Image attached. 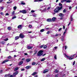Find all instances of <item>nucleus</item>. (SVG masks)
Segmentation results:
<instances>
[{
  "mask_svg": "<svg viewBox=\"0 0 77 77\" xmlns=\"http://www.w3.org/2000/svg\"><path fill=\"white\" fill-rule=\"evenodd\" d=\"M32 48L33 47L32 46H28L27 47L28 49H31V48Z\"/></svg>",
  "mask_w": 77,
  "mask_h": 77,
  "instance_id": "f3484780",
  "label": "nucleus"
},
{
  "mask_svg": "<svg viewBox=\"0 0 77 77\" xmlns=\"http://www.w3.org/2000/svg\"><path fill=\"white\" fill-rule=\"evenodd\" d=\"M44 47V45H42L40 47V48H42V47Z\"/></svg>",
  "mask_w": 77,
  "mask_h": 77,
  "instance_id": "de8ad7c7",
  "label": "nucleus"
},
{
  "mask_svg": "<svg viewBox=\"0 0 77 77\" xmlns=\"http://www.w3.org/2000/svg\"><path fill=\"white\" fill-rule=\"evenodd\" d=\"M36 53H37V52L36 51L35 53H34L33 54V56H35L36 55Z\"/></svg>",
  "mask_w": 77,
  "mask_h": 77,
  "instance_id": "49530a36",
  "label": "nucleus"
},
{
  "mask_svg": "<svg viewBox=\"0 0 77 77\" xmlns=\"http://www.w3.org/2000/svg\"><path fill=\"white\" fill-rule=\"evenodd\" d=\"M9 14H8V13H6L5 14V16H6L7 15H8V16H9Z\"/></svg>",
  "mask_w": 77,
  "mask_h": 77,
  "instance_id": "37998d69",
  "label": "nucleus"
},
{
  "mask_svg": "<svg viewBox=\"0 0 77 77\" xmlns=\"http://www.w3.org/2000/svg\"><path fill=\"white\" fill-rule=\"evenodd\" d=\"M36 64V63L35 62H34L32 63V65H35Z\"/></svg>",
  "mask_w": 77,
  "mask_h": 77,
  "instance_id": "473e14b6",
  "label": "nucleus"
},
{
  "mask_svg": "<svg viewBox=\"0 0 77 77\" xmlns=\"http://www.w3.org/2000/svg\"><path fill=\"white\" fill-rule=\"evenodd\" d=\"M8 38H7L6 39H4V41H8Z\"/></svg>",
  "mask_w": 77,
  "mask_h": 77,
  "instance_id": "c03bdc74",
  "label": "nucleus"
},
{
  "mask_svg": "<svg viewBox=\"0 0 77 77\" xmlns=\"http://www.w3.org/2000/svg\"><path fill=\"white\" fill-rule=\"evenodd\" d=\"M20 13H23V10L22 11H20Z\"/></svg>",
  "mask_w": 77,
  "mask_h": 77,
  "instance_id": "052dcab7",
  "label": "nucleus"
},
{
  "mask_svg": "<svg viewBox=\"0 0 77 77\" xmlns=\"http://www.w3.org/2000/svg\"><path fill=\"white\" fill-rule=\"evenodd\" d=\"M70 18H71V21H72V20H73V18H72V16H71L70 17Z\"/></svg>",
  "mask_w": 77,
  "mask_h": 77,
  "instance_id": "c756f323",
  "label": "nucleus"
},
{
  "mask_svg": "<svg viewBox=\"0 0 77 77\" xmlns=\"http://www.w3.org/2000/svg\"><path fill=\"white\" fill-rule=\"evenodd\" d=\"M19 39V36H16L15 38V40H17V39Z\"/></svg>",
  "mask_w": 77,
  "mask_h": 77,
  "instance_id": "5701e85b",
  "label": "nucleus"
},
{
  "mask_svg": "<svg viewBox=\"0 0 77 77\" xmlns=\"http://www.w3.org/2000/svg\"><path fill=\"white\" fill-rule=\"evenodd\" d=\"M37 72H34L31 75L32 76H34L35 75H36L37 74Z\"/></svg>",
  "mask_w": 77,
  "mask_h": 77,
  "instance_id": "4468645a",
  "label": "nucleus"
},
{
  "mask_svg": "<svg viewBox=\"0 0 77 77\" xmlns=\"http://www.w3.org/2000/svg\"><path fill=\"white\" fill-rule=\"evenodd\" d=\"M12 15H14L15 14V11H13V12H12Z\"/></svg>",
  "mask_w": 77,
  "mask_h": 77,
  "instance_id": "bb28decb",
  "label": "nucleus"
},
{
  "mask_svg": "<svg viewBox=\"0 0 77 77\" xmlns=\"http://www.w3.org/2000/svg\"><path fill=\"white\" fill-rule=\"evenodd\" d=\"M14 10H16L17 9V7L15 6L13 7Z\"/></svg>",
  "mask_w": 77,
  "mask_h": 77,
  "instance_id": "7c9ffc66",
  "label": "nucleus"
},
{
  "mask_svg": "<svg viewBox=\"0 0 77 77\" xmlns=\"http://www.w3.org/2000/svg\"><path fill=\"white\" fill-rule=\"evenodd\" d=\"M59 6H62V4L60 3H59Z\"/></svg>",
  "mask_w": 77,
  "mask_h": 77,
  "instance_id": "e433bc0d",
  "label": "nucleus"
},
{
  "mask_svg": "<svg viewBox=\"0 0 77 77\" xmlns=\"http://www.w3.org/2000/svg\"><path fill=\"white\" fill-rule=\"evenodd\" d=\"M50 33V31H48L47 33L46 34H49Z\"/></svg>",
  "mask_w": 77,
  "mask_h": 77,
  "instance_id": "603ef678",
  "label": "nucleus"
},
{
  "mask_svg": "<svg viewBox=\"0 0 77 77\" xmlns=\"http://www.w3.org/2000/svg\"><path fill=\"white\" fill-rule=\"evenodd\" d=\"M17 18V17H16V16H14V17L12 18V20H14V18Z\"/></svg>",
  "mask_w": 77,
  "mask_h": 77,
  "instance_id": "a19ab883",
  "label": "nucleus"
},
{
  "mask_svg": "<svg viewBox=\"0 0 77 77\" xmlns=\"http://www.w3.org/2000/svg\"><path fill=\"white\" fill-rule=\"evenodd\" d=\"M62 28H61L60 29H59L58 30L59 32H60V30H62Z\"/></svg>",
  "mask_w": 77,
  "mask_h": 77,
  "instance_id": "79ce46f5",
  "label": "nucleus"
},
{
  "mask_svg": "<svg viewBox=\"0 0 77 77\" xmlns=\"http://www.w3.org/2000/svg\"><path fill=\"white\" fill-rule=\"evenodd\" d=\"M20 77H23V74H21L20 75Z\"/></svg>",
  "mask_w": 77,
  "mask_h": 77,
  "instance_id": "338daca9",
  "label": "nucleus"
},
{
  "mask_svg": "<svg viewBox=\"0 0 77 77\" xmlns=\"http://www.w3.org/2000/svg\"><path fill=\"white\" fill-rule=\"evenodd\" d=\"M47 21H48V22H52L51 19H48L47 20Z\"/></svg>",
  "mask_w": 77,
  "mask_h": 77,
  "instance_id": "9b49d317",
  "label": "nucleus"
},
{
  "mask_svg": "<svg viewBox=\"0 0 77 77\" xmlns=\"http://www.w3.org/2000/svg\"><path fill=\"white\" fill-rule=\"evenodd\" d=\"M21 71H24V69H21Z\"/></svg>",
  "mask_w": 77,
  "mask_h": 77,
  "instance_id": "680f3d73",
  "label": "nucleus"
},
{
  "mask_svg": "<svg viewBox=\"0 0 77 77\" xmlns=\"http://www.w3.org/2000/svg\"><path fill=\"white\" fill-rule=\"evenodd\" d=\"M20 36L21 38H24V35L22 34H20Z\"/></svg>",
  "mask_w": 77,
  "mask_h": 77,
  "instance_id": "0eeeda50",
  "label": "nucleus"
},
{
  "mask_svg": "<svg viewBox=\"0 0 77 77\" xmlns=\"http://www.w3.org/2000/svg\"><path fill=\"white\" fill-rule=\"evenodd\" d=\"M65 2L64 1V0H61V3H63V2Z\"/></svg>",
  "mask_w": 77,
  "mask_h": 77,
  "instance_id": "a18cd8bd",
  "label": "nucleus"
},
{
  "mask_svg": "<svg viewBox=\"0 0 77 77\" xmlns=\"http://www.w3.org/2000/svg\"><path fill=\"white\" fill-rule=\"evenodd\" d=\"M47 48V45H45L44 47V49H45Z\"/></svg>",
  "mask_w": 77,
  "mask_h": 77,
  "instance_id": "c9c22d12",
  "label": "nucleus"
},
{
  "mask_svg": "<svg viewBox=\"0 0 77 77\" xmlns=\"http://www.w3.org/2000/svg\"><path fill=\"white\" fill-rule=\"evenodd\" d=\"M57 56L56 55H55L54 58L55 59H57Z\"/></svg>",
  "mask_w": 77,
  "mask_h": 77,
  "instance_id": "ea45409f",
  "label": "nucleus"
},
{
  "mask_svg": "<svg viewBox=\"0 0 77 77\" xmlns=\"http://www.w3.org/2000/svg\"><path fill=\"white\" fill-rule=\"evenodd\" d=\"M19 68H18V67H17L16 68L14 69V71H17V70H18V69Z\"/></svg>",
  "mask_w": 77,
  "mask_h": 77,
  "instance_id": "412c9836",
  "label": "nucleus"
},
{
  "mask_svg": "<svg viewBox=\"0 0 77 77\" xmlns=\"http://www.w3.org/2000/svg\"><path fill=\"white\" fill-rule=\"evenodd\" d=\"M48 69H46L43 72V73L44 74H45V73H46V72H48Z\"/></svg>",
  "mask_w": 77,
  "mask_h": 77,
  "instance_id": "ddd939ff",
  "label": "nucleus"
},
{
  "mask_svg": "<svg viewBox=\"0 0 77 77\" xmlns=\"http://www.w3.org/2000/svg\"><path fill=\"white\" fill-rule=\"evenodd\" d=\"M9 60H5L4 61L2 62V64H3V63H6V62H8Z\"/></svg>",
  "mask_w": 77,
  "mask_h": 77,
  "instance_id": "6e6552de",
  "label": "nucleus"
},
{
  "mask_svg": "<svg viewBox=\"0 0 77 77\" xmlns=\"http://www.w3.org/2000/svg\"><path fill=\"white\" fill-rule=\"evenodd\" d=\"M58 76V74L56 75H55V76L56 77H57Z\"/></svg>",
  "mask_w": 77,
  "mask_h": 77,
  "instance_id": "5fc2aeb1",
  "label": "nucleus"
},
{
  "mask_svg": "<svg viewBox=\"0 0 77 77\" xmlns=\"http://www.w3.org/2000/svg\"><path fill=\"white\" fill-rule=\"evenodd\" d=\"M32 16H33V17H36V14H33Z\"/></svg>",
  "mask_w": 77,
  "mask_h": 77,
  "instance_id": "4c0bfd02",
  "label": "nucleus"
},
{
  "mask_svg": "<svg viewBox=\"0 0 77 77\" xmlns=\"http://www.w3.org/2000/svg\"><path fill=\"white\" fill-rule=\"evenodd\" d=\"M43 1V0H35L34 1V2H41Z\"/></svg>",
  "mask_w": 77,
  "mask_h": 77,
  "instance_id": "aec40b11",
  "label": "nucleus"
},
{
  "mask_svg": "<svg viewBox=\"0 0 77 77\" xmlns=\"http://www.w3.org/2000/svg\"><path fill=\"white\" fill-rule=\"evenodd\" d=\"M21 5H25V3L24 2L22 1V2H21Z\"/></svg>",
  "mask_w": 77,
  "mask_h": 77,
  "instance_id": "a211bd4d",
  "label": "nucleus"
},
{
  "mask_svg": "<svg viewBox=\"0 0 77 77\" xmlns=\"http://www.w3.org/2000/svg\"><path fill=\"white\" fill-rule=\"evenodd\" d=\"M55 72H59V70H57V69H56L55 70Z\"/></svg>",
  "mask_w": 77,
  "mask_h": 77,
  "instance_id": "f704fd0d",
  "label": "nucleus"
},
{
  "mask_svg": "<svg viewBox=\"0 0 77 77\" xmlns=\"http://www.w3.org/2000/svg\"><path fill=\"white\" fill-rule=\"evenodd\" d=\"M22 13L23 14H26V13H27V11H26V10H23Z\"/></svg>",
  "mask_w": 77,
  "mask_h": 77,
  "instance_id": "dca6fc26",
  "label": "nucleus"
},
{
  "mask_svg": "<svg viewBox=\"0 0 77 77\" xmlns=\"http://www.w3.org/2000/svg\"><path fill=\"white\" fill-rule=\"evenodd\" d=\"M61 41H63V36H62L61 37Z\"/></svg>",
  "mask_w": 77,
  "mask_h": 77,
  "instance_id": "4be33fe9",
  "label": "nucleus"
},
{
  "mask_svg": "<svg viewBox=\"0 0 77 77\" xmlns=\"http://www.w3.org/2000/svg\"><path fill=\"white\" fill-rule=\"evenodd\" d=\"M7 3L8 4H9V3H10V2H7Z\"/></svg>",
  "mask_w": 77,
  "mask_h": 77,
  "instance_id": "0e129e2a",
  "label": "nucleus"
},
{
  "mask_svg": "<svg viewBox=\"0 0 77 77\" xmlns=\"http://www.w3.org/2000/svg\"><path fill=\"white\" fill-rule=\"evenodd\" d=\"M30 60H31V59L29 58H27L26 60V61L27 62H29Z\"/></svg>",
  "mask_w": 77,
  "mask_h": 77,
  "instance_id": "1a4fd4ad",
  "label": "nucleus"
},
{
  "mask_svg": "<svg viewBox=\"0 0 77 77\" xmlns=\"http://www.w3.org/2000/svg\"><path fill=\"white\" fill-rule=\"evenodd\" d=\"M23 63V61H21L18 64V65H22Z\"/></svg>",
  "mask_w": 77,
  "mask_h": 77,
  "instance_id": "2eb2a0df",
  "label": "nucleus"
},
{
  "mask_svg": "<svg viewBox=\"0 0 77 77\" xmlns=\"http://www.w3.org/2000/svg\"><path fill=\"white\" fill-rule=\"evenodd\" d=\"M71 8H72L71 6L69 7V9H71Z\"/></svg>",
  "mask_w": 77,
  "mask_h": 77,
  "instance_id": "69168bd1",
  "label": "nucleus"
},
{
  "mask_svg": "<svg viewBox=\"0 0 77 77\" xmlns=\"http://www.w3.org/2000/svg\"><path fill=\"white\" fill-rule=\"evenodd\" d=\"M12 58V57H11V56H9V57H8L7 58L8 59H11Z\"/></svg>",
  "mask_w": 77,
  "mask_h": 77,
  "instance_id": "72a5a7b5",
  "label": "nucleus"
},
{
  "mask_svg": "<svg viewBox=\"0 0 77 77\" xmlns=\"http://www.w3.org/2000/svg\"><path fill=\"white\" fill-rule=\"evenodd\" d=\"M46 11H47V9L45 8L42 11V12H45Z\"/></svg>",
  "mask_w": 77,
  "mask_h": 77,
  "instance_id": "f8f14e48",
  "label": "nucleus"
},
{
  "mask_svg": "<svg viewBox=\"0 0 77 77\" xmlns=\"http://www.w3.org/2000/svg\"><path fill=\"white\" fill-rule=\"evenodd\" d=\"M66 9H65L63 10V13L66 12Z\"/></svg>",
  "mask_w": 77,
  "mask_h": 77,
  "instance_id": "58836bf2",
  "label": "nucleus"
},
{
  "mask_svg": "<svg viewBox=\"0 0 77 77\" xmlns=\"http://www.w3.org/2000/svg\"><path fill=\"white\" fill-rule=\"evenodd\" d=\"M74 64H75V61H74V62H73V65H74Z\"/></svg>",
  "mask_w": 77,
  "mask_h": 77,
  "instance_id": "e2e57ef3",
  "label": "nucleus"
},
{
  "mask_svg": "<svg viewBox=\"0 0 77 77\" xmlns=\"http://www.w3.org/2000/svg\"><path fill=\"white\" fill-rule=\"evenodd\" d=\"M30 66H27L26 67V68L27 69H28L30 68Z\"/></svg>",
  "mask_w": 77,
  "mask_h": 77,
  "instance_id": "6ab92c4d",
  "label": "nucleus"
},
{
  "mask_svg": "<svg viewBox=\"0 0 77 77\" xmlns=\"http://www.w3.org/2000/svg\"><path fill=\"white\" fill-rule=\"evenodd\" d=\"M66 56L68 57V58L70 60H72V59H74L73 58H72V57H74V55H73V56L71 55L69 57L67 56Z\"/></svg>",
  "mask_w": 77,
  "mask_h": 77,
  "instance_id": "7ed1b4c3",
  "label": "nucleus"
},
{
  "mask_svg": "<svg viewBox=\"0 0 77 77\" xmlns=\"http://www.w3.org/2000/svg\"><path fill=\"white\" fill-rule=\"evenodd\" d=\"M56 17H54L52 18L51 20L52 22H55V21H56Z\"/></svg>",
  "mask_w": 77,
  "mask_h": 77,
  "instance_id": "20e7f679",
  "label": "nucleus"
},
{
  "mask_svg": "<svg viewBox=\"0 0 77 77\" xmlns=\"http://www.w3.org/2000/svg\"><path fill=\"white\" fill-rule=\"evenodd\" d=\"M31 12L33 13V12H35V11L33 10H32L31 11Z\"/></svg>",
  "mask_w": 77,
  "mask_h": 77,
  "instance_id": "8fccbe9b",
  "label": "nucleus"
},
{
  "mask_svg": "<svg viewBox=\"0 0 77 77\" xmlns=\"http://www.w3.org/2000/svg\"><path fill=\"white\" fill-rule=\"evenodd\" d=\"M0 14H1V15H3V12H1L0 13Z\"/></svg>",
  "mask_w": 77,
  "mask_h": 77,
  "instance_id": "bf43d9fd",
  "label": "nucleus"
},
{
  "mask_svg": "<svg viewBox=\"0 0 77 77\" xmlns=\"http://www.w3.org/2000/svg\"><path fill=\"white\" fill-rule=\"evenodd\" d=\"M34 77H38V75H36L34 76Z\"/></svg>",
  "mask_w": 77,
  "mask_h": 77,
  "instance_id": "774afa93",
  "label": "nucleus"
},
{
  "mask_svg": "<svg viewBox=\"0 0 77 77\" xmlns=\"http://www.w3.org/2000/svg\"><path fill=\"white\" fill-rule=\"evenodd\" d=\"M54 49H57V47L55 46L54 47Z\"/></svg>",
  "mask_w": 77,
  "mask_h": 77,
  "instance_id": "3c124183",
  "label": "nucleus"
},
{
  "mask_svg": "<svg viewBox=\"0 0 77 77\" xmlns=\"http://www.w3.org/2000/svg\"><path fill=\"white\" fill-rule=\"evenodd\" d=\"M18 74V71H17L16 72H14L13 73V75L14 76H15V75H17Z\"/></svg>",
  "mask_w": 77,
  "mask_h": 77,
  "instance_id": "423d86ee",
  "label": "nucleus"
},
{
  "mask_svg": "<svg viewBox=\"0 0 77 77\" xmlns=\"http://www.w3.org/2000/svg\"><path fill=\"white\" fill-rule=\"evenodd\" d=\"M45 30L44 29H41L40 30V32H44Z\"/></svg>",
  "mask_w": 77,
  "mask_h": 77,
  "instance_id": "b1692460",
  "label": "nucleus"
},
{
  "mask_svg": "<svg viewBox=\"0 0 77 77\" xmlns=\"http://www.w3.org/2000/svg\"><path fill=\"white\" fill-rule=\"evenodd\" d=\"M14 76L13 75H11L10 77H14Z\"/></svg>",
  "mask_w": 77,
  "mask_h": 77,
  "instance_id": "864d4df0",
  "label": "nucleus"
},
{
  "mask_svg": "<svg viewBox=\"0 0 77 77\" xmlns=\"http://www.w3.org/2000/svg\"><path fill=\"white\" fill-rule=\"evenodd\" d=\"M8 30H11V29H12V28H11V27H8Z\"/></svg>",
  "mask_w": 77,
  "mask_h": 77,
  "instance_id": "a878e982",
  "label": "nucleus"
},
{
  "mask_svg": "<svg viewBox=\"0 0 77 77\" xmlns=\"http://www.w3.org/2000/svg\"><path fill=\"white\" fill-rule=\"evenodd\" d=\"M65 50H66V48H67V46H65Z\"/></svg>",
  "mask_w": 77,
  "mask_h": 77,
  "instance_id": "6e6d98bb",
  "label": "nucleus"
},
{
  "mask_svg": "<svg viewBox=\"0 0 77 77\" xmlns=\"http://www.w3.org/2000/svg\"><path fill=\"white\" fill-rule=\"evenodd\" d=\"M29 27L30 28H31V27H32V26L31 25H29Z\"/></svg>",
  "mask_w": 77,
  "mask_h": 77,
  "instance_id": "13d9d810",
  "label": "nucleus"
},
{
  "mask_svg": "<svg viewBox=\"0 0 77 77\" xmlns=\"http://www.w3.org/2000/svg\"><path fill=\"white\" fill-rule=\"evenodd\" d=\"M50 8H51V7H48L47 9V10H48L49 9H50Z\"/></svg>",
  "mask_w": 77,
  "mask_h": 77,
  "instance_id": "09e8293b",
  "label": "nucleus"
},
{
  "mask_svg": "<svg viewBox=\"0 0 77 77\" xmlns=\"http://www.w3.org/2000/svg\"><path fill=\"white\" fill-rule=\"evenodd\" d=\"M59 16H60V17H63L64 16V14L62 13H60Z\"/></svg>",
  "mask_w": 77,
  "mask_h": 77,
  "instance_id": "9d476101",
  "label": "nucleus"
},
{
  "mask_svg": "<svg viewBox=\"0 0 77 77\" xmlns=\"http://www.w3.org/2000/svg\"><path fill=\"white\" fill-rule=\"evenodd\" d=\"M45 60V58H42V59L41 60V61H44Z\"/></svg>",
  "mask_w": 77,
  "mask_h": 77,
  "instance_id": "393cba45",
  "label": "nucleus"
},
{
  "mask_svg": "<svg viewBox=\"0 0 77 77\" xmlns=\"http://www.w3.org/2000/svg\"><path fill=\"white\" fill-rule=\"evenodd\" d=\"M66 29L65 30V31L63 33V36H65V33H66Z\"/></svg>",
  "mask_w": 77,
  "mask_h": 77,
  "instance_id": "2f4dec72",
  "label": "nucleus"
},
{
  "mask_svg": "<svg viewBox=\"0 0 77 77\" xmlns=\"http://www.w3.org/2000/svg\"><path fill=\"white\" fill-rule=\"evenodd\" d=\"M62 8H63L62 6L56 7V9L54 10V12L56 13L58 12L59 11H60V10H61L62 9Z\"/></svg>",
  "mask_w": 77,
  "mask_h": 77,
  "instance_id": "f257e3e1",
  "label": "nucleus"
},
{
  "mask_svg": "<svg viewBox=\"0 0 77 77\" xmlns=\"http://www.w3.org/2000/svg\"><path fill=\"white\" fill-rule=\"evenodd\" d=\"M1 43L2 45H3L5 43V42L3 41H2L1 42Z\"/></svg>",
  "mask_w": 77,
  "mask_h": 77,
  "instance_id": "c85d7f7f",
  "label": "nucleus"
},
{
  "mask_svg": "<svg viewBox=\"0 0 77 77\" xmlns=\"http://www.w3.org/2000/svg\"><path fill=\"white\" fill-rule=\"evenodd\" d=\"M43 52V51H39L38 53L37 54V56H41L42 55V53Z\"/></svg>",
  "mask_w": 77,
  "mask_h": 77,
  "instance_id": "f03ea898",
  "label": "nucleus"
},
{
  "mask_svg": "<svg viewBox=\"0 0 77 77\" xmlns=\"http://www.w3.org/2000/svg\"><path fill=\"white\" fill-rule=\"evenodd\" d=\"M59 36L58 34H57L55 35V36Z\"/></svg>",
  "mask_w": 77,
  "mask_h": 77,
  "instance_id": "4d7b16f0",
  "label": "nucleus"
},
{
  "mask_svg": "<svg viewBox=\"0 0 77 77\" xmlns=\"http://www.w3.org/2000/svg\"><path fill=\"white\" fill-rule=\"evenodd\" d=\"M18 29H22L23 28V27H22V25H19L17 27Z\"/></svg>",
  "mask_w": 77,
  "mask_h": 77,
  "instance_id": "39448f33",
  "label": "nucleus"
},
{
  "mask_svg": "<svg viewBox=\"0 0 77 77\" xmlns=\"http://www.w3.org/2000/svg\"><path fill=\"white\" fill-rule=\"evenodd\" d=\"M66 3H70V2H71V1L70 0H68L66 1Z\"/></svg>",
  "mask_w": 77,
  "mask_h": 77,
  "instance_id": "cd10ccee",
  "label": "nucleus"
}]
</instances>
